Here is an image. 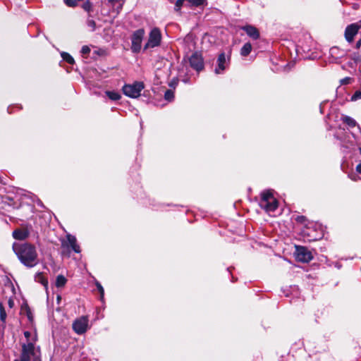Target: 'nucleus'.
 Returning a JSON list of instances; mask_svg holds the SVG:
<instances>
[{"mask_svg":"<svg viewBox=\"0 0 361 361\" xmlns=\"http://www.w3.org/2000/svg\"><path fill=\"white\" fill-rule=\"evenodd\" d=\"M83 54H87L90 52V49L87 46H83L81 49Z\"/></svg>","mask_w":361,"mask_h":361,"instance_id":"nucleus-31","label":"nucleus"},{"mask_svg":"<svg viewBox=\"0 0 361 361\" xmlns=\"http://www.w3.org/2000/svg\"><path fill=\"white\" fill-rule=\"evenodd\" d=\"M8 305L9 306L10 308H12L14 305V302L12 299H9L8 301Z\"/></svg>","mask_w":361,"mask_h":361,"instance_id":"nucleus-33","label":"nucleus"},{"mask_svg":"<svg viewBox=\"0 0 361 361\" xmlns=\"http://www.w3.org/2000/svg\"><path fill=\"white\" fill-rule=\"evenodd\" d=\"M67 283V279L63 275L56 277L55 285L57 288H63Z\"/></svg>","mask_w":361,"mask_h":361,"instance_id":"nucleus-18","label":"nucleus"},{"mask_svg":"<svg viewBox=\"0 0 361 361\" xmlns=\"http://www.w3.org/2000/svg\"><path fill=\"white\" fill-rule=\"evenodd\" d=\"M361 99V91H356L354 94L351 97V101H357Z\"/></svg>","mask_w":361,"mask_h":361,"instance_id":"nucleus-27","label":"nucleus"},{"mask_svg":"<svg viewBox=\"0 0 361 361\" xmlns=\"http://www.w3.org/2000/svg\"><path fill=\"white\" fill-rule=\"evenodd\" d=\"M79 0H64L65 4L69 7H74L78 5Z\"/></svg>","mask_w":361,"mask_h":361,"instance_id":"nucleus-26","label":"nucleus"},{"mask_svg":"<svg viewBox=\"0 0 361 361\" xmlns=\"http://www.w3.org/2000/svg\"><path fill=\"white\" fill-rule=\"evenodd\" d=\"M87 25L91 31H94L96 28V23L92 19L88 18L87 20Z\"/></svg>","mask_w":361,"mask_h":361,"instance_id":"nucleus-23","label":"nucleus"},{"mask_svg":"<svg viewBox=\"0 0 361 361\" xmlns=\"http://www.w3.org/2000/svg\"><path fill=\"white\" fill-rule=\"evenodd\" d=\"M161 41V33L159 28L154 27L149 34L147 43L144 45V50L157 47L160 45Z\"/></svg>","mask_w":361,"mask_h":361,"instance_id":"nucleus-4","label":"nucleus"},{"mask_svg":"<svg viewBox=\"0 0 361 361\" xmlns=\"http://www.w3.org/2000/svg\"><path fill=\"white\" fill-rule=\"evenodd\" d=\"M338 51H339V49L337 47H332L330 49V54L332 56L337 55Z\"/></svg>","mask_w":361,"mask_h":361,"instance_id":"nucleus-29","label":"nucleus"},{"mask_svg":"<svg viewBox=\"0 0 361 361\" xmlns=\"http://www.w3.org/2000/svg\"><path fill=\"white\" fill-rule=\"evenodd\" d=\"M106 95L109 99L114 101L118 100L121 98V95L118 92L114 91H107L106 92Z\"/></svg>","mask_w":361,"mask_h":361,"instance_id":"nucleus-19","label":"nucleus"},{"mask_svg":"<svg viewBox=\"0 0 361 361\" xmlns=\"http://www.w3.org/2000/svg\"><path fill=\"white\" fill-rule=\"evenodd\" d=\"M30 335H31V333H30V332H29V331H25V332H24V336H25V337L27 340L29 339V338H30Z\"/></svg>","mask_w":361,"mask_h":361,"instance_id":"nucleus-34","label":"nucleus"},{"mask_svg":"<svg viewBox=\"0 0 361 361\" xmlns=\"http://www.w3.org/2000/svg\"><path fill=\"white\" fill-rule=\"evenodd\" d=\"M88 327V319L86 317H81L76 319L73 324V329L78 334H84Z\"/></svg>","mask_w":361,"mask_h":361,"instance_id":"nucleus-8","label":"nucleus"},{"mask_svg":"<svg viewBox=\"0 0 361 361\" xmlns=\"http://www.w3.org/2000/svg\"><path fill=\"white\" fill-rule=\"evenodd\" d=\"M189 62L195 70L197 71H201L204 67L203 59L201 54L198 53H194L189 59Z\"/></svg>","mask_w":361,"mask_h":361,"instance_id":"nucleus-10","label":"nucleus"},{"mask_svg":"<svg viewBox=\"0 0 361 361\" xmlns=\"http://www.w3.org/2000/svg\"><path fill=\"white\" fill-rule=\"evenodd\" d=\"M350 78H345L341 80V82L342 85H347L350 83Z\"/></svg>","mask_w":361,"mask_h":361,"instance_id":"nucleus-32","label":"nucleus"},{"mask_svg":"<svg viewBox=\"0 0 361 361\" xmlns=\"http://www.w3.org/2000/svg\"><path fill=\"white\" fill-rule=\"evenodd\" d=\"M61 300V297L60 295H58L56 297L57 303L59 304Z\"/></svg>","mask_w":361,"mask_h":361,"instance_id":"nucleus-37","label":"nucleus"},{"mask_svg":"<svg viewBox=\"0 0 361 361\" xmlns=\"http://www.w3.org/2000/svg\"><path fill=\"white\" fill-rule=\"evenodd\" d=\"M252 50V45L250 42L245 43L240 49V54L243 56H247Z\"/></svg>","mask_w":361,"mask_h":361,"instance_id":"nucleus-17","label":"nucleus"},{"mask_svg":"<svg viewBox=\"0 0 361 361\" xmlns=\"http://www.w3.org/2000/svg\"><path fill=\"white\" fill-rule=\"evenodd\" d=\"M241 29L244 30L247 35L253 39H257L259 37V30L252 25H247L241 27Z\"/></svg>","mask_w":361,"mask_h":361,"instance_id":"nucleus-12","label":"nucleus"},{"mask_svg":"<svg viewBox=\"0 0 361 361\" xmlns=\"http://www.w3.org/2000/svg\"><path fill=\"white\" fill-rule=\"evenodd\" d=\"M143 89L144 84L142 82H135L132 85H124L123 91L126 96L137 98L140 95V92Z\"/></svg>","mask_w":361,"mask_h":361,"instance_id":"nucleus-5","label":"nucleus"},{"mask_svg":"<svg viewBox=\"0 0 361 361\" xmlns=\"http://www.w3.org/2000/svg\"><path fill=\"white\" fill-rule=\"evenodd\" d=\"M12 247L20 262L25 267L32 268L38 264V254L33 245L14 243Z\"/></svg>","mask_w":361,"mask_h":361,"instance_id":"nucleus-1","label":"nucleus"},{"mask_svg":"<svg viewBox=\"0 0 361 361\" xmlns=\"http://www.w3.org/2000/svg\"><path fill=\"white\" fill-rule=\"evenodd\" d=\"M361 46V39L358 40L356 43V48L359 49Z\"/></svg>","mask_w":361,"mask_h":361,"instance_id":"nucleus-36","label":"nucleus"},{"mask_svg":"<svg viewBox=\"0 0 361 361\" xmlns=\"http://www.w3.org/2000/svg\"><path fill=\"white\" fill-rule=\"evenodd\" d=\"M190 4H191L193 6H200L203 4L204 0H187Z\"/></svg>","mask_w":361,"mask_h":361,"instance_id":"nucleus-28","label":"nucleus"},{"mask_svg":"<svg viewBox=\"0 0 361 361\" xmlns=\"http://www.w3.org/2000/svg\"><path fill=\"white\" fill-rule=\"evenodd\" d=\"M341 120L350 128H354L357 125L355 120L348 116H343Z\"/></svg>","mask_w":361,"mask_h":361,"instance_id":"nucleus-16","label":"nucleus"},{"mask_svg":"<svg viewBox=\"0 0 361 361\" xmlns=\"http://www.w3.org/2000/svg\"><path fill=\"white\" fill-rule=\"evenodd\" d=\"M260 207L267 212H274L278 207V202L273 196L271 190L262 192V198L259 202Z\"/></svg>","mask_w":361,"mask_h":361,"instance_id":"nucleus-2","label":"nucleus"},{"mask_svg":"<svg viewBox=\"0 0 361 361\" xmlns=\"http://www.w3.org/2000/svg\"><path fill=\"white\" fill-rule=\"evenodd\" d=\"M109 2L112 5V6H116L118 8H121L124 0H109Z\"/></svg>","mask_w":361,"mask_h":361,"instance_id":"nucleus-22","label":"nucleus"},{"mask_svg":"<svg viewBox=\"0 0 361 361\" xmlns=\"http://www.w3.org/2000/svg\"><path fill=\"white\" fill-rule=\"evenodd\" d=\"M6 310L2 305L1 302H0V319L2 322L5 323L6 319Z\"/></svg>","mask_w":361,"mask_h":361,"instance_id":"nucleus-21","label":"nucleus"},{"mask_svg":"<svg viewBox=\"0 0 361 361\" xmlns=\"http://www.w3.org/2000/svg\"><path fill=\"white\" fill-rule=\"evenodd\" d=\"M62 59L70 64L75 63L74 59L67 52H62L61 54Z\"/></svg>","mask_w":361,"mask_h":361,"instance_id":"nucleus-20","label":"nucleus"},{"mask_svg":"<svg viewBox=\"0 0 361 361\" xmlns=\"http://www.w3.org/2000/svg\"><path fill=\"white\" fill-rule=\"evenodd\" d=\"M67 240H63L61 242V246L63 248L69 247H71L72 250L79 253L80 252V246L77 244V240L75 236L68 234L66 235Z\"/></svg>","mask_w":361,"mask_h":361,"instance_id":"nucleus-9","label":"nucleus"},{"mask_svg":"<svg viewBox=\"0 0 361 361\" xmlns=\"http://www.w3.org/2000/svg\"><path fill=\"white\" fill-rule=\"evenodd\" d=\"M96 286L100 293V298H101V300H102L104 298V288H103L102 286L100 284V283H99L98 281L96 282Z\"/></svg>","mask_w":361,"mask_h":361,"instance_id":"nucleus-25","label":"nucleus"},{"mask_svg":"<svg viewBox=\"0 0 361 361\" xmlns=\"http://www.w3.org/2000/svg\"><path fill=\"white\" fill-rule=\"evenodd\" d=\"M35 280L36 282L42 284L46 290L48 289V280L44 276L42 272H39L35 274Z\"/></svg>","mask_w":361,"mask_h":361,"instance_id":"nucleus-15","label":"nucleus"},{"mask_svg":"<svg viewBox=\"0 0 361 361\" xmlns=\"http://www.w3.org/2000/svg\"><path fill=\"white\" fill-rule=\"evenodd\" d=\"M218 67L215 68V73L220 74L222 71H224L226 68V56L224 53H221L219 55L218 60Z\"/></svg>","mask_w":361,"mask_h":361,"instance_id":"nucleus-13","label":"nucleus"},{"mask_svg":"<svg viewBox=\"0 0 361 361\" xmlns=\"http://www.w3.org/2000/svg\"><path fill=\"white\" fill-rule=\"evenodd\" d=\"M29 236V232L27 229H17L13 232V237L16 240H23Z\"/></svg>","mask_w":361,"mask_h":361,"instance_id":"nucleus-14","label":"nucleus"},{"mask_svg":"<svg viewBox=\"0 0 361 361\" xmlns=\"http://www.w3.org/2000/svg\"><path fill=\"white\" fill-rule=\"evenodd\" d=\"M360 29V26L355 23L350 24L347 26L345 30V38L348 42H352L353 41L354 37L358 32Z\"/></svg>","mask_w":361,"mask_h":361,"instance_id":"nucleus-11","label":"nucleus"},{"mask_svg":"<svg viewBox=\"0 0 361 361\" xmlns=\"http://www.w3.org/2000/svg\"><path fill=\"white\" fill-rule=\"evenodd\" d=\"M31 356L34 357L33 361H40L39 358L35 356V345L32 342H28L22 345V353L20 358L14 361H30Z\"/></svg>","mask_w":361,"mask_h":361,"instance_id":"nucleus-3","label":"nucleus"},{"mask_svg":"<svg viewBox=\"0 0 361 361\" xmlns=\"http://www.w3.org/2000/svg\"><path fill=\"white\" fill-rule=\"evenodd\" d=\"M173 92L170 90H168L165 92V94H164V97H165V99L168 100V101H171L173 99Z\"/></svg>","mask_w":361,"mask_h":361,"instance_id":"nucleus-24","label":"nucleus"},{"mask_svg":"<svg viewBox=\"0 0 361 361\" xmlns=\"http://www.w3.org/2000/svg\"><path fill=\"white\" fill-rule=\"evenodd\" d=\"M296 259L301 262H309L313 258L311 251L303 246H295Z\"/></svg>","mask_w":361,"mask_h":361,"instance_id":"nucleus-7","label":"nucleus"},{"mask_svg":"<svg viewBox=\"0 0 361 361\" xmlns=\"http://www.w3.org/2000/svg\"><path fill=\"white\" fill-rule=\"evenodd\" d=\"M145 35V30L139 29L136 30L132 36L131 49L133 52L137 53L141 50L142 42Z\"/></svg>","mask_w":361,"mask_h":361,"instance_id":"nucleus-6","label":"nucleus"},{"mask_svg":"<svg viewBox=\"0 0 361 361\" xmlns=\"http://www.w3.org/2000/svg\"><path fill=\"white\" fill-rule=\"evenodd\" d=\"M91 7H92L91 4H90V3L89 1L85 2L82 5L83 9L87 11H90L91 10Z\"/></svg>","mask_w":361,"mask_h":361,"instance_id":"nucleus-30","label":"nucleus"},{"mask_svg":"<svg viewBox=\"0 0 361 361\" xmlns=\"http://www.w3.org/2000/svg\"><path fill=\"white\" fill-rule=\"evenodd\" d=\"M356 170L359 173L361 174V163L357 166Z\"/></svg>","mask_w":361,"mask_h":361,"instance_id":"nucleus-35","label":"nucleus"}]
</instances>
